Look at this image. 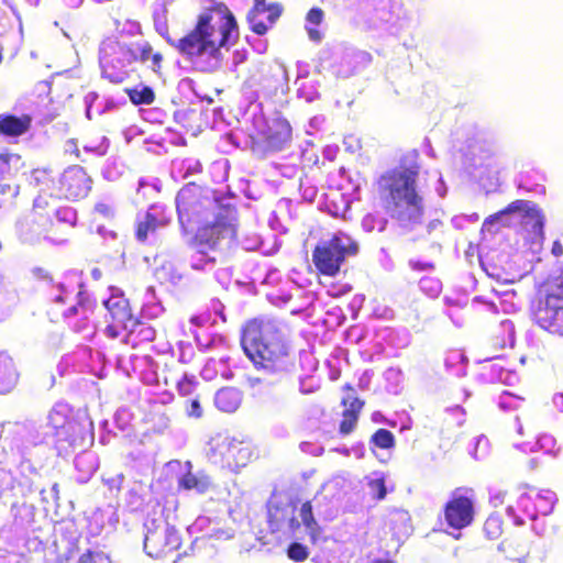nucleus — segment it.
Segmentation results:
<instances>
[{
	"label": "nucleus",
	"mask_w": 563,
	"mask_h": 563,
	"mask_svg": "<svg viewBox=\"0 0 563 563\" xmlns=\"http://www.w3.org/2000/svg\"><path fill=\"white\" fill-rule=\"evenodd\" d=\"M167 14L165 1H157L153 11L155 30L189 59L198 62L207 56L209 63L201 67L203 71L211 73L220 68L223 60L221 48L229 49L239 41L236 19L223 2H213L201 12L195 27L177 42L169 37Z\"/></svg>",
	"instance_id": "1"
},
{
	"label": "nucleus",
	"mask_w": 563,
	"mask_h": 563,
	"mask_svg": "<svg viewBox=\"0 0 563 563\" xmlns=\"http://www.w3.org/2000/svg\"><path fill=\"white\" fill-rule=\"evenodd\" d=\"M46 438L43 426L35 421L16 426L13 439V450L20 455L16 473L0 462V501L10 505L14 516L25 506L27 498L38 490V470L46 453Z\"/></svg>",
	"instance_id": "2"
},
{
	"label": "nucleus",
	"mask_w": 563,
	"mask_h": 563,
	"mask_svg": "<svg viewBox=\"0 0 563 563\" xmlns=\"http://www.w3.org/2000/svg\"><path fill=\"white\" fill-rule=\"evenodd\" d=\"M47 424L54 430L58 455L67 457L79 452L74 461L77 481L88 482L98 467V460L93 452L86 450L93 442V424L87 409H74L69 404L58 401L48 411Z\"/></svg>",
	"instance_id": "3"
},
{
	"label": "nucleus",
	"mask_w": 563,
	"mask_h": 563,
	"mask_svg": "<svg viewBox=\"0 0 563 563\" xmlns=\"http://www.w3.org/2000/svg\"><path fill=\"white\" fill-rule=\"evenodd\" d=\"M421 166L413 162L383 173L374 183L373 200L397 220L402 230L422 223L424 199L418 189Z\"/></svg>",
	"instance_id": "4"
},
{
	"label": "nucleus",
	"mask_w": 563,
	"mask_h": 563,
	"mask_svg": "<svg viewBox=\"0 0 563 563\" xmlns=\"http://www.w3.org/2000/svg\"><path fill=\"white\" fill-rule=\"evenodd\" d=\"M241 343L246 356L258 371L287 373L295 354L280 327L273 320L252 319L242 330Z\"/></svg>",
	"instance_id": "5"
},
{
	"label": "nucleus",
	"mask_w": 563,
	"mask_h": 563,
	"mask_svg": "<svg viewBox=\"0 0 563 563\" xmlns=\"http://www.w3.org/2000/svg\"><path fill=\"white\" fill-rule=\"evenodd\" d=\"M49 298L56 313H60L68 327L90 338V317L96 307L95 300L85 291L81 280V272L71 271L64 276V280L54 285L49 291Z\"/></svg>",
	"instance_id": "6"
},
{
	"label": "nucleus",
	"mask_w": 563,
	"mask_h": 563,
	"mask_svg": "<svg viewBox=\"0 0 563 563\" xmlns=\"http://www.w3.org/2000/svg\"><path fill=\"white\" fill-rule=\"evenodd\" d=\"M176 207L180 225L187 230L227 208L219 203L208 188L195 183H188L178 191Z\"/></svg>",
	"instance_id": "7"
},
{
	"label": "nucleus",
	"mask_w": 563,
	"mask_h": 563,
	"mask_svg": "<svg viewBox=\"0 0 563 563\" xmlns=\"http://www.w3.org/2000/svg\"><path fill=\"white\" fill-rule=\"evenodd\" d=\"M212 221H203L197 228L190 246L199 251H218L223 246H230L238 235V220L235 211L229 207L214 213Z\"/></svg>",
	"instance_id": "8"
},
{
	"label": "nucleus",
	"mask_w": 563,
	"mask_h": 563,
	"mask_svg": "<svg viewBox=\"0 0 563 563\" xmlns=\"http://www.w3.org/2000/svg\"><path fill=\"white\" fill-rule=\"evenodd\" d=\"M358 245L347 234L338 232L329 240L320 241L312 250V263L319 275L336 276L349 256L357 253Z\"/></svg>",
	"instance_id": "9"
},
{
	"label": "nucleus",
	"mask_w": 563,
	"mask_h": 563,
	"mask_svg": "<svg viewBox=\"0 0 563 563\" xmlns=\"http://www.w3.org/2000/svg\"><path fill=\"white\" fill-rule=\"evenodd\" d=\"M181 545V533L167 521L154 519L146 526L143 547L148 556L156 560L170 558L176 563L186 555V552H179Z\"/></svg>",
	"instance_id": "10"
},
{
	"label": "nucleus",
	"mask_w": 563,
	"mask_h": 563,
	"mask_svg": "<svg viewBox=\"0 0 563 563\" xmlns=\"http://www.w3.org/2000/svg\"><path fill=\"white\" fill-rule=\"evenodd\" d=\"M533 320L549 333L563 336V269L545 285L533 310Z\"/></svg>",
	"instance_id": "11"
},
{
	"label": "nucleus",
	"mask_w": 563,
	"mask_h": 563,
	"mask_svg": "<svg viewBox=\"0 0 563 563\" xmlns=\"http://www.w3.org/2000/svg\"><path fill=\"white\" fill-rule=\"evenodd\" d=\"M18 235L22 243L41 244L43 242L51 245H63L66 239L56 234L49 212L45 214L29 213L16 224Z\"/></svg>",
	"instance_id": "12"
},
{
	"label": "nucleus",
	"mask_w": 563,
	"mask_h": 563,
	"mask_svg": "<svg viewBox=\"0 0 563 563\" xmlns=\"http://www.w3.org/2000/svg\"><path fill=\"white\" fill-rule=\"evenodd\" d=\"M448 527L462 530L472 525L475 517V493L471 487L455 488L443 506Z\"/></svg>",
	"instance_id": "13"
},
{
	"label": "nucleus",
	"mask_w": 563,
	"mask_h": 563,
	"mask_svg": "<svg viewBox=\"0 0 563 563\" xmlns=\"http://www.w3.org/2000/svg\"><path fill=\"white\" fill-rule=\"evenodd\" d=\"M211 457L221 467L238 472L246 466L252 459L251 445L230 437H219L213 440Z\"/></svg>",
	"instance_id": "14"
},
{
	"label": "nucleus",
	"mask_w": 563,
	"mask_h": 563,
	"mask_svg": "<svg viewBox=\"0 0 563 563\" xmlns=\"http://www.w3.org/2000/svg\"><path fill=\"white\" fill-rule=\"evenodd\" d=\"M108 313L110 323H108V333L112 336H119L122 331L133 328L136 323L133 318L129 300L118 288H109Z\"/></svg>",
	"instance_id": "15"
},
{
	"label": "nucleus",
	"mask_w": 563,
	"mask_h": 563,
	"mask_svg": "<svg viewBox=\"0 0 563 563\" xmlns=\"http://www.w3.org/2000/svg\"><path fill=\"white\" fill-rule=\"evenodd\" d=\"M91 189V178L78 165L64 170L59 178V194L66 199H80Z\"/></svg>",
	"instance_id": "16"
},
{
	"label": "nucleus",
	"mask_w": 563,
	"mask_h": 563,
	"mask_svg": "<svg viewBox=\"0 0 563 563\" xmlns=\"http://www.w3.org/2000/svg\"><path fill=\"white\" fill-rule=\"evenodd\" d=\"M342 389L346 395L341 399V406L344 410L341 415V421L339 424V433L343 437L351 434L357 426L361 412L364 408V400L357 397L356 390L353 385L345 384Z\"/></svg>",
	"instance_id": "17"
},
{
	"label": "nucleus",
	"mask_w": 563,
	"mask_h": 563,
	"mask_svg": "<svg viewBox=\"0 0 563 563\" xmlns=\"http://www.w3.org/2000/svg\"><path fill=\"white\" fill-rule=\"evenodd\" d=\"M555 500V493L550 489H531L518 498L517 505L530 519H537L539 516L549 515L553 510Z\"/></svg>",
	"instance_id": "18"
},
{
	"label": "nucleus",
	"mask_w": 563,
	"mask_h": 563,
	"mask_svg": "<svg viewBox=\"0 0 563 563\" xmlns=\"http://www.w3.org/2000/svg\"><path fill=\"white\" fill-rule=\"evenodd\" d=\"M297 505L294 501L275 504L268 509V528L272 533L296 532L300 522L296 518Z\"/></svg>",
	"instance_id": "19"
},
{
	"label": "nucleus",
	"mask_w": 563,
	"mask_h": 563,
	"mask_svg": "<svg viewBox=\"0 0 563 563\" xmlns=\"http://www.w3.org/2000/svg\"><path fill=\"white\" fill-rule=\"evenodd\" d=\"M526 211H530L531 212L530 214H532V216H534L537 218L539 217L538 216V207L532 201L523 200V199L514 200L509 205H507L504 209H501L498 212L487 217L484 220L481 230H482V232H488L490 234H495L498 231V228H495V225L497 223L500 222L501 227H508L509 225L508 222H504L503 221V217L504 216L516 213V212H519L522 216V214L526 213Z\"/></svg>",
	"instance_id": "20"
},
{
	"label": "nucleus",
	"mask_w": 563,
	"mask_h": 563,
	"mask_svg": "<svg viewBox=\"0 0 563 563\" xmlns=\"http://www.w3.org/2000/svg\"><path fill=\"white\" fill-rule=\"evenodd\" d=\"M33 118L23 113L15 115L12 113L0 114V135L9 141L16 140L27 133L32 126Z\"/></svg>",
	"instance_id": "21"
},
{
	"label": "nucleus",
	"mask_w": 563,
	"mask_h": 563,
	"mask_svg": "<svg viewBox=\"0 0 563 563\" xmlns=\"http://www.w3.org/2000/svg\"><path fill=\"white\" fill-rule=\"evenodd\" d=\"M265 12L267 13L266 21L261 19L263 13H255L253 19L252 9L247 13L246 21L250 25V29L257 35H265L267 31L273 27L282 14V8L279 4L271 3L269 7L265 9Z\"/></svg>",
	"instance_id": "22"
},
{
	"label": "nucleus",
	"mask_w": 563,
	"mask_h": 563,
	"mask_svg": "<svg viewBox=\"0 0 563 563\" xmlns=\"http://www.w3.org/2000/svg\"><path fill=\"white\" fill-rule=\"evenodd\" d=\"M18 372L10 355L0 351V394L11 391L18 382Z\"/></svg>",
	"instance_id": "23"
},
{
	"label": "nucleus",
	"mask_w": 563,
	"mask_h": 563,
	"mask_svg": "<svg viewBox=\"0 0 563 563\" xmlns=\"http://www.w3.org/2000/svg\"><path fill=\"white\" fill-rule=\"evenodd\" d=\"M242 402V393L235 387H222L214 396L216 407L223 412H234Z\"/></svg>",
	"instance_id": "24"
},
{
	"label": "nucleus",
	"mask_w": 563,
	"mask_h": 563,
	"mask_svg": "<svg viewBox=\"0 0 563 563\" xmlns=\"http://www.w3.org/2000/svg\"><path fill=\"white\" fill-rule=\"evenodd\" d=\"M177 485L183 490H195L198 494H205L211 488L212 482L205 473L196 474L188 471L178 478Z\"/></svg>",
	"instance_id": "25"
},
{
	"label": "nucleus",
	"mask_w": 563,
	"mask_h": 563,
	"mask_svg": "<svg viewBox=\"0 0 563 563\" xmlns=\"http://www.w3.org/2000/svg\"><path fill=\"white\" fill-rule=\"evenodd\" d=\"M166 221L158 219L152 212H145L142 218H139L135 222V239L145 243L150 234H154L158 229L166 225Z\"/></svg>",
	"instance_id": "26"
},
{
	"label": "nucleus",
	"mask_w": 563,
	"mask_h": 563,
	"mask_svg": "<svg viewBox=\"0 0 563 563\" xmlns=\"http://www.w3.org/2000/svg\"><path fill=\"white\" fill-rule=\"evenodd\" d=\"M129 62L145 63L150 59L153 48L150 43H130L124 47Z\"/></svg>",
	"instance_id": "27"
},
{
	"label": "nucleus",
	"mask_w": 563,
	"mask_h": 563,
	"mask_svg": "<svg viewBox=\"0 0 563 563\" xmlns=\"http://www.w3.org/2000/svg\"><path fill=\"white\" fill-rule=\"evenodd\" d=\"M530 211H526L522 214L521 223L532 233L533 238L542 240L544 238V216L538 208V218L530 214Z\"/></svg>",
	"instance_id": "28"
},
{
	"label": "nucleus",
	"mask_w": 563,
	"mask_h": 563,
	"mask_svg": "<svg viewBox=\"0 0 563 563\" xmlns=\"http://www.w3.org/2000/svg\"><path fill=\"white\" fill-rule=\"evenodd\" d=\"M131 102L135 106L151 104L155 100V92L148 86H141L126 89Z\"/></svg>",
	"instance_id": "29"
},
{
	"label": "nucleus",
	"mask_w": 563,
	"mask_h": 563,
	"mask_svg": "<svg viewBox=\"0 0 563 563\" xmlns=\"http://www.w3.org/2000/svg\"><path fill=\"white\" fill-rule=\"evenodd\" d=\"M483 532L488 540H498L504 533V521L499 516L490 515L483 525Z\"/></svg>",
	"instance_id": "30"
},
{
	"label": "nucleus",
	"mask_w": 563,
	"mask_h": 563,
	"mask_svg": "<svg viewBox=\"0 0 563 563\" xmlns=\"http://www.w3.org/2000/svg\"><path fill=\"white\" fill-rule=\"evenodd\" d=\"M106 141V136H102L101 142L98 144H85L81 150V158L82 163H89L93 158H100L106 154V145L103 142Z\"/></svg>",
	"instance_id": "31"
},
{
	"label": "nucleus",
	"mask_w": 563,
	"mask_h": 563,
	"mask_svg": "<svg viewBox=\"0 0 563 563\" xmlns=\"http://www.w3.org/2000/svg\"><path fill=\"white\" fill-rule=\"evenodd\" d=\"M209 250H203L202 252L198 249H192V253L190 254V267L196 271H202L209 264H214L216 258L208 255Z\"/></svg>",
	"instance_id": "32"
},
{
	"label": "nucleus",
	"mask_w": 563,
	"mask_h": 563,
	"mask_svg": "<svg viewBox=\"0 0 563 563\" xmlns=\"http://www.w3.org/2000/svg\"><path fill=\"white\" fill-rule=\"evenodd\" d=\"M375 446L387 450L395 446V437L393 432L387 429H378L371 438Z\"/></svg>",
	"instance_id": "33"
},
{
	"label": "nucleus",
	"mask_w": 563,
	"mask_h": 563,
	"mask_svg": "<svg viewBox=\"0 0 563 563\" xmlns=\"http://www.w3.org/2000/svg\"><path fill=\"white\" fill-rule=\"evenodd\" d=\"M198 382L194 375L185 374L176 384L177 391L181 397H189L195 394Z\"/></svg>",
	"instance_id": "34"
},
{
	"label": "nucleus",
	"mask_w": 563,
	"mask_h": 563,
	"mask_svg": "<svg viewBox=\"0 0 563 563\" xmlns=\"http://www.w3.org/2000/svg\"><path fill=\"white\" fill-rule=\"evenodd\" d=\"M53 214L57 218L60 223H66L74 227L77 221V212L74 208L64 206L52 210Z\"/></svg>",
	"instance_id": "35"
},
{
	"label": "nucleus",
	"mask_w": 563,
	"mask_h": 563,
	"mask_svg": "<svg viewBox=\"0 0 563 563\" xmlns=\"http://www.w3.org/2000/svg\"><path fill=\"white\" fill-rule=\"evenodd\" d=\"M54 201L55 200L52 198L40 195L34 199L33 209L30 213L45 214L46 212H49V217L52 218V210L56 208L53 206Z\"/></svg>",
	"instance_id": "36"
},
{
	"label": "nucleus",
	"mask_w": 563,
	"mask_h": 563,
	"mask_svg": "<svg viewBox=\"0 0 563 563\" xmlns=\"http://www.w3.org/2000/svg\"><path fill=\"white\" fill-rule=\"evenodd\" d=\"M287 555L294 562H303L309 556V550L299 542H292L287 549Z\"/></svg>",
	"instance_id": "37"
},
{
	"label": "nucleus",
	"mask_w": 563,
	"mask_h": 563,
	"mask_svg": "<svg viewBox=\"0 0 563 563\" xmlns=\"http://www.w3.org/2000/svg\"><path fill=\"white\" fill-rule=\"evenodd\" d=\"M367 485L369 488V494L373 499L382 500L386 497L387 489H386L384 477H377V478L369 479Z\"/></svg>",
	"instance_id": "38"
},
{
	"label": "nucleus",
	"mask_w": 563,
	"mask_h": 563,
	"mask_svg": "<svg viewBox=\"0 0 563 563\" xmlns=\"http://www.w3.org/2000/svg\"><path fill=\"white\" fill-rule=\"evenodd\" d=\"M115 31L119 34L132 33L133 29L136 27V23L131 21L126 14H121L118 11V16L113 18Z\"/></svg>",
	"instance_id": "39"
},
{
	"label": "nucleus",
	"mask_w": 563,
	"mask_h": 563,
	"mask_svg": "<svg viewBox=\"0 0 563 563\" xmlns=\"http://www.w3.org/2000/svg\"><path fill=\"white\" fill-rule=\"evenodd\" d=\"M21 161L20 155L9 153V152H0V174L3 175L9 173L10 165H18Z\"/></svg>",
	"instance_id": "40"
},
{
	"label": "nucleus",
	"mask_w": 563,
	"mask_h": 563,
	"mask_svg": "<svg viewBox=\"0 0 563 563\" xmlns=\"http://www.w3.org/2000/svg\"><path fill=\"white\" fill-rule=\"evenodd\" d=\"M186 413L190 418L199 419L203 415L199 397H195L187 402Z\"/></svg>",
	"instance_id": "41"
},
{
	"label": "nucleus",
	"mask_w": 563,
	"mask_h": 563,
	"mask_svg": "<svg viewBox=\"0 0 563 563\" xmlns=\"http://www.w3.org/2000/svg\"><path fill=\"white\" fill-rule=\"evenodd\" d=\"M303 526L308 530L312 543H316L319 539L323 538V529L320 527V525L317 522L314 518Z\"/></svg>",
	"instance_id": "42"
},
{
	"label": "nucleus",
	"mask_w": 563,
	"mask_h": 563,
	"mask_svg": "<svg viewBox=\"0 0 563 563\" xmlns=\"http://www.w3.org/2000/svg\"><path fill=\"white\" fill-rule=\"evenodd\" d=\"M303 526L308 530L312 543H316L319 539L323 538V529L320 527V525L317 522L314 518Z\"/></svg>",
	"instance_id": "43"
},
{
	"label": "nucleus",
	"mask_w": 563,
	"mask_h": 563,
	"mask_svg": "<svg viewBox=\"0 0 563 563\" xmlns=\"http://www.w3.org/2000/svg\"><path fill=\"white\" fill-rule=\"evenodd\" d=\"M97 356V364L90 365V372L97 377L102 378L103 377V371L106 367V356L102 352L98 351L96 353Z\"/></svg>",
	"instance_id": "44"
},
{
	"label": "nucleus",
	"mask_w": 563,
	"mask_h": 563,
	"mask_svg": "<svg viewBox=\"0 0 563 563\" xmlns=\"http://www.w3.org/2000/svg\"><path fill=\"white\" fill-rule=\"evenodd\" d=\"M324 13L320 8H312L306 15V21L312 25H320L323 21Z\"/></svg>",
	"instance_id": "45"
},
{
	"label": "nucleus",
	"mask_w": 563,
	"mask_h": 563,
	"mask_svg": "<svg viewBox=\"0 0 563 563\" xmlns=\"http://www.w3.org/2000/svg\"><path fill=\"white\" fill-rule=\"evenodd\" d=\"M299 516L301 518L302 525H306L314 518L311 501L307 500L301 505L299 509Z\"/></svg>",
	"instance_id": "46"
},
{
	"label": "nucleus",
	"mask_w": 563,
	"mask_h": 563,
	"mask_svg": "<svg viewBox=\"0 0 563 563\" xmlns=\"http://www.w3.org/2000/svg\"><path fill=\"white\" fill-rule=\"evenodd\" d=\"M64 150L66 154L74 155L75 158H81V150L79 148L78 141L75 139H69L65 142Z\"/></svg>",
	"instance_id": "47"
},
{
	"label": "nucleus",
	"mask_w": 563,
	"mask_h": 563,
	"mask_svg": "<svg viewBox=\"0 0 563 563\" xmlns=\"http://www.w3.org/2000/svg\"><path fill=\"white\" fill-rule=\"evenodd\" d=\"M190 322L196 327H203L209 322H214V320H212V317L209 312H201L197 316H192L190 318Z\"/></svg>",
	"instance_id": "48"
},
{
	"label": "nucleus",
	"mask_w": 563,
	"mask_h": 563,
	"mask_svg": "<svg viewBox=\"0 0 563 563\" xmlns=\"http://www.w3.org/2000/svg\"><path fill=\"white\" fill-rule=\"evenodd\" d=\"M97 559L101 560V553L88 551L79 558L78 563H98Z\"/></svg>",
	"instance_id": "49"
},
{
	"label": "nucleus",
	"mask_w": 563,
	"mask_h": 563,
	"mask_svg": "<svg viewBox=\"0 0 563 563\" xmlns=\"http://www.w3.org/2000/svg\"><path fill=\"white\" fill-rule=\"evenodd\" d=\"M269 7L266 4V0H254V5L252 7V19L255 16V13H265V9Z\"/></svg>",
	"instance_id": "50"
},
{
	"label": "nucleus",
	"mask_w": 563,
	"mask_h": 563,
	"mask_svg": "<svg viewBox=\"0 0 563 563\" xmlns=\"http://www.w3.org/2000/svg\"><path fill=\"white\" fill-rule=\"evenodd\" d=\"M1 2L7 5L11 12L13 13V15L18 19L19 21V25H20V30H22V23H21V16H20V13L16 9V7L14 5V3L12 2V0H1Z\"/></svg>",
	"instance_id": "51"
},
{
	"label": "nucleus",
	"mask_w": 563,
	"mask_h": 563,
	"mask_svg": "<svg viewBox=\"0 0 563 563\" xmlns=\"http://www.w3.org/2000/svg\"><path fill=\"white\" fill-rule=\"evenodd\" d=\"M97 98V96L95 93H89L86 96L85 98V103H86V115L88 119H91V109H92V101Z\"/></svg>",
	"instance_id": "52"
},
{
	"label": "nucleus",
	"mask_w": 563,
	"mask_h": 563,
	"mask_svg": "<svg viewBox=\"0 0 563 563\" xmlns=\"http://www.w3.org/2000/svg\"><path fill=\"white\" fill-rule=\"evenodd\" d=\"M153 64V70L157 71L161 68L163 56L161 53H152L151 57Z\"/></svg>",
	"instance_id": "53"
},
{
	"label": "nucleus",
	"mask_w": 563,
	"mask_h": 563,
	"mask_svg": "<svg viewBox=\"0 0 563 563\" xmlns=\"http://www.w3.org/2000/svg\"><path fill=\"white\" fill-rule=\"evenodd\" d=\"M93 222H96L97 217H104L106 216V205L103 202H98L95 206L93 210Z\"/></svg>",
	"instance_id": "54"
},
{
	"label": "nucleus",
	"mask_w": 563,
	"mask_h": 563,
	"mask_svg": "<svg viewBox=\"0 0 563 563\" xmlns=\"http://www.w3.org/2000/svg\"><path fill=\"white\" fill-rule=\"evenodd\" d=\"M161 424L157 427V432H163L165 429L169 427L170 420L166 413H162L159 417Z\"/></svg>",
	"instance_id": "55"
},
{
	"label": "nucleus",
	"mask_w": 563,
	"mask_h": 563,
	"mask_svg": "<svg viewBox=\"0 0 563 563\" xmlns=\"http://www.w3.org/2000/svg\"><path fill=\"white\" fill-rule=\"evenodd\" d=\"M306 29L310 40L314 42H319L321 40V33L318 29L309 26H307Z\"/></svg>",
	"instance_id": "56"
},
{
	"label": "nucleus",
	"mask_w": 563,
	"mask_h": 563,
	"mask_svg": "<svg viewBox=\"0 0 563 563\" xmlns=\"http://www.w3.org/2000/svg\"><path fill=\"white\" fill-rule=\"evenodd\" d=\"M64 3L70 8H78L81 3H82V0H63Z\"/></svg>",
	"instance_id": "57"
},
{
	"label": "nucleus",
	"mask_w": 563,
	"mask_h": 563,
	"mask_svg": "<svg viewBox=\"0 0 563 563\" xmlns=\"http://www.w3.org/2000/svg\"><path fill=\"white\" fill-rule=\"evenodd\" d=\"M91 277L95 279V280H99L101 279L102 277V271L100 268H92L91 269Z\"/></svg>",
	"instance_id": "58"
},
{
	"label": "nucleus",
	"mask_w": 563,
	"mask_h": 563,
	"mask_svg": "<svg viewBox=\"0 0 563 563\" xmlns=\"http://www.w3.org/2000/svg\"><path fill=\"white\" fill-rule=\"evenodd\" d=\"M552 253L555 255V256H561L562 253H563V249H562V245L560 243H554L553 245V249H552Z\"/></svg>",
	"instance_id": "59"
},
{
	"label": "nucleus",
	"mask_w": 563,
	"mask_h": 563,
	"mask_svg": "<svg viewBox=\"0 0 563 563\" xmlns=\"http://www.w3.org/2000/svg\"><path fill=\"white\" fill-rule=\"evenodd\" d=\"M368 563H395V562H393L391 560H387V559H374Z\"/></svg>",
	"instance_id": "60"
},
{
	"label": "nucleus",
	"mask_w": 563,
	"mask_h": 563,
	"mask_svg": "<svg viewBox=\"0 0 563 563\" xmlns=\"http://www.w3.org/2000/svg\"><path fill=\"white\" fill-rule=\"evenodd\" d=\"M3 16H4V13L0 12V34L5 32V25L3 24Z\"/></svg>",
	"instance_id": "61"
},
{
	"label": "nucleus",
	"mask_w": 563,
	"mask_h": 563,
	"mask_svg": "<svg viewBox=\"0 0 563 563\" xmlns=\"http://www.w3.org/2000/svg\"><path fill=\"white\" fill-rule=\"evenodd\" d=\"M96 231L97 233L100 235V236H103L104 235V228L102 224H97L96 225Z\"/></svg>",
	"instance_id": "62"
},
{
	"label": "nucleus",
	"mask_w": 563,
	"mask_h": 563,
	"mask_svg": "<svg viewBox=\"0 0 563 563\" xmlns=\"http://www.w3.org/2000/svg\"><path fill=\"white\" fill-rule=\"evenodd\" d=\"M100 68H101V77H104L106 76V68L102 64V57L100 56Z\"/></svg>",
	"instance_id": "63"
},
{
	"label": "nucleus",
	"mask_w": 563,
	"mask_h": 563,
	"mask_svg": "<svg viewBox=\"0 0 563 563\" xmlns=\"http://www.w3.org/2000/svg\"><path fill=\"white\" fill-rule=\"evenodd\" d=\"M26 2H29L31 5H36L38 0H25Z\"/></svg>",
	"instance_id": "64"
}]
</instances>
